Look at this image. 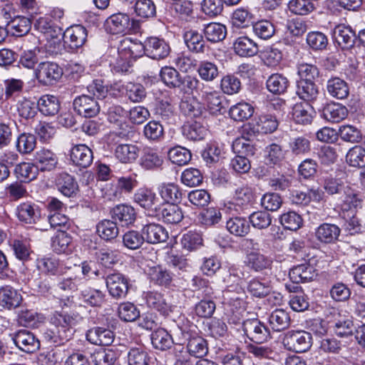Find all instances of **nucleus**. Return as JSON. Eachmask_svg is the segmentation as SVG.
Listing matches in <instances>:
<instances>
[{
  "label": "nucleus",
  "mask_w": 365,
  "mask_h": 365,
  "mask_svg": "<svg viewBox=\"0 0 365 365\" xmlns=\"http://www.w3.org/2000/svg\"><path fill=\"white\" fill-rule=\"evenodd\" d=\"M106 285L109 294L114 299H120L126 297L129 289L128 279L120 272L108 274Z\"/></svg>",
  "instance_id": "6"
},
{
  "label": "nucleus",
  "mask_w": 365,
  "mask_h": 365,
  "mask_svg": "<svg viewBox=\"0 0 365 365\" xmlns=\"http://www.w3.org/2000/svg\"><path fill=\"white\" fill-rule=\"evenodd\" d=\"M170 48L163 39L150 37L145 40V55L153 59H163L167 57Z\"/></svg>",
  "instance_id": "15"
},
{
  "label": "nucleus",
  "mask_w": 365,
  "mask_h": 365,
  "mask_svg": "<svg viewBox=\"0 0 365 365\" xmlns=\"http://www.w3.org/2000/svg\"><path fill=\"white\" fill-rule=\"evenodd\" d=\"M328 93L332 97L343 100L349 95V87L347 83L339 77H333L327 83Z\"/></svg>",
  "instance_id": "29"
},
{
  "label": "nucleus",
  "mask_w": 365,
  "mask_h": 365,
  "mask_svg": "<svg viewBox=\"0 0 365 365\" xmlns=\"http://www.w3.org/2000/svg\"><path fill=\"white\" fill-rule=\"evenodd\" d=\"M204 34L207 41L219 42L226 37L227 29L220 23L212 22L205 26Z\"/></svg>",
  "instance_id": "47"
},
{
  "label": "nucleus",
  "mask_w": 365,
  "mask_h": 365,
  "mask_svg": "<svg viewBox=\"0 0 365 365\" xmlns=\"http://www.w3.org/2000/svg\"><path fill=\"white\" fill-rule=\"evenodd\" d=\"M168 158L170 160L178 165H185L191 160L190 151L182 146H175L168 151Z\"/></svg>",
  "instance_id": "54"
},
{
  "label": "nucleus",
  "mask_w": 365,
  "mask_h": 365,
  "mask_svg": "<svg viewBox=\"0 0 365 365\" xmlns=\"http://www.w3.org/2000/svg\"><path fill=\"white\" fill-rule=\"evenodd\" d=\"M247 290L252 296L262 298L271 292L272 287L269 282H264L258 278H254L248 283Z\"/></svg>",
  "instance_id": "53"
},
{
  "label": "nucleus",
  "mask_w": 365,
  "mask_h": 365,
  "mask_svg": "<svg viewBox=\"0 0 365 365\" xmlns=\"http://www.w3.org/2000/svg\"><path fill=\"white\" fill-rule=\"evenodd\" d=\"M296 93L300 99L310 104L317 101L319 93L314 82L297 81Z\"/></svg>",
  "instance_id": "30"
},
{
  "label": "nucleus",
  "mask_w": 365,
  "mask_h": 365,
  "mask_svg": "<svg viewBox=\"0 0 365 365\" xmlns=\"http://www.w3.org/2000/svg\"><path fill=\"white\" fill-rule=\"evenodd\" d=\"M314 114V108L309 103H297L293 107L292 117L298 124L311 123Z\"/></svg>",
  "instance_id": "37"
},
{
  "label": "nucleus",
  "mask_w": 365,
  "mask_h": 365,
  "mask_svg": "<svg viewBox=\"0 0 365 365\" xmlns=\"http://www.w3.org/2000/svg\"><path fill=\"white\" fill-rule=\"evenodd\" d=\"M282 343L287 350L302 353L311 348L312 337L305 331H289L285 334Z\"/></svg>",
  "instance_id": "2"
},
{
  "label": "nucleus",
  "mask_w": 365,
  "mask_h": 365,
  "mask_svg": "<svg viewBox=\"0 0 365 365\" xmlns=\"http://www.w3.org/2000/svg\"><path fill=\"white\" fill-rule=\"evenodd\" d=\"M344 198L341 205V214L356 213V209L360 206L361 201L357 195L349 187H346L344 192Z\"/></svg>",
  "instance_id": "51"
},
{
  "label": "nucleus",
  "mask_w": 365,
  "mask_h": 365,
  "mask_svg": "<svg viewBox=\"0 0 365 365\" xmlns=\"http://www.w3.org/2000/svg\"><path fill=\"white\" fill-rule=\"evenodd\" d=\"M226 227L231 234L237 237L247 235L250 230V224L246 219L239 217L227 220Z\"/></svg>",
  "instance_id": "46"
},
{
  "label": "nucleus",
  "mask_w": 365,
  "mask_h": 365,
  "mask_svg": "<svg viewBox=\"0 0 365 365\" xmlns=\"http://www.w3.org/2000/svg\"><path fill=\"white\" fill-rule=\"evenodd\" d=\"M253 192L250 187L242 185L236 188L232 201L229 202L225 207L235 213H240L252 203L253 200Z\"/></svg>",
  "instance_id": "9"
},
{
  "label": "nucleus",
  "mask_w": 365,
  "mask_h": 365,
  "mask_svg": "<svg viewBox=\"0 0 365 365\" xmlns=\"http://www.w3.org/2000/svg\"><path fill=\"white\" fill-rule=\"evenodd\" d=\"M14 253L17 259L23 262L27 261L30 258L31 247L27 239H14L11 242Z\"/></svg>",
  "instance_id": "58"
},
{
  "label": "nucleus",
  "mask_w": 365,
  "mask_h": 365,
  "mask_svg": "<svg viewBox=\"0 0 365 365\" xmlns=\"http://www.w3.org/2000/svg\"><path fill=\"white\" fill-rule=\"evenodd\" d=\"M13 340L19 349L26 353L34 352L40 346L38 340L31 331L26 329L17 331Z\"/></svg>",
  "instance_id": "17"
},
{
  "label": "nucleus",
  "mask_w": 365,
  "mask_h": 365,
  "mask_svg": "<svg viewBox=\"0 0 365 365\" xmlns=\"http://www.w3.org/2000/svg\"><path fill=\"white\" fill-rule=\"evenodd\" d=\"M7 27L13 36H23L31 30V21L29 18L18 16L8 23Z\"/></svg>",
  "instance_id": "44"
},
{
  "label": "nucleus",
  "mask_w": 365,
  "mask_h": 365,
  "mask_svg": "<svg viewBox=\"0 0 365 365\" xmlns=\"http://www.w3.org/2000/svg\"><path fill=\"white\" fill-rule=\"evenodd\" d=\"M200 97L210 113L217 115L225 111L227 103L224 96L212 87L207 85Z\"/></svg>",
  "instance_id": "4"
},
{
  "label": "nucleus",
  "mask_w": 365,
  "mask_h": 365,
  "mask_svg": "<svg viewBox=\"0 0 365 365\" xmlns=\"http://www.w3.org/2000/svg\"><path fill=\"white\" fill-rule=\"evenodd\" d=\"M268 321L273 331H281L289 326L290 317L285 310L277 309L270 314Z\"/></svg>",
  "instance_id": "43"
},
{
  "label": "nucleus",
  "mask_w": 365,
  "mask_h": 365,
  "mask_svg": "<svg viewBox=\"0 0 365 365\" xmlns=\"http://www.w3.org/2000/svg\"><path fill=\"white\" fill-rule=\"evenodd\" d=\"M340 232L341 230L337 225L323 223L318 227L315 235L317 238L322 242L331 243L337 240Z\"/></svg>",
  "instance_id": "40"
},
{
  "label": "nucleus",
  "mask_w": 365,
  "mask_h": 365,
  "mask_svg": "<svg viewBox=\"0 0 365 365\" xmlns=\"http://www.w3.org/2000/svg\"><path fill=\"white\" fill-rule=\"evenodd\" d=\"M117 358V352L110 349L97 351L93 355V361L96 365H113Z\"/></svg>",
  "instance_id": "63"
},
{
  "label": "nucleus",
  "mask_w": 365,
  "mask_h": 365,
  "mask_svg": "<svg viewBox=\"0 0 365 365\" xmlns=\"http://www.w3.org/2000/svg\"><path fill=\"white\" fill-rule=\"evenodd\" d=\"M346 163L354 168H364L365 166V148L356 145L348 151L346 155Z\"/></svg>",
  "instance_id": "57"
},
{
  "label": "nucleus",
  "mask_w": 365,
  "mask_h": 365,
  "mask_svg": "<svg viewBox=\"0 0 365 365\" xmlns=\"http://www.w3.org/2000/svg\"><path fill=\"white\" fill-rule=\"evenodd\" d=\"M289 86L288 78L281 73H273L269 76L266 81L267 90L276 95L284 93Z\"/></svg>",
  "instance_id": "38"
},
{
  "label": "nucleus",
  "mask_w": 365,
  "mask_h": 365,
  "mask_svg": "<svg viewBox=\"0 0 365 365\" xmlns=\"http://www.w3.org/2000/svg\"><path fill=\"white\" fill-rule=\"evenodd\" d=\"M96 231L98 235L105 240H113L119 233L116 222L110 220L99 222L96 225Z\"/></svg>",
  "instance_id": "48"
},
{
  "label": "nucleus",
  "mask_w": 365,
  "mask_h": 365,
  "mask_svg": "<svg viewBox=\"0 0 365 365\" xmlns=\"http://www.w3.org/2000/svg\"><path fill=\"white\" fill-rule=\"evenodd\" d=\"M134 202L143 207L146 215L154 217L159 212L160 200L150 190L139 189L133 196Z\"/></svg>",
  "instance_id": "8"
},
{
  "label": "nucleus",
  "mask_w": 365,
  "mask_h": 365,
  "mask_svg": "<svg viewBox=\"0 0 365 365\" xmlns=\"http://www.w3.org/2000/svg\"><path fill=\"white\" fill-rule=\"evenodd\" d=\"M245 262L248 267L255 272H262L269 269L272 265V260L258 252L248 253Z\"/></svg>",
  "instance_id": "34"
},
{
  "label": "nucleus",
  "mask_w": 365,
  "mask_h": 365,
  "mask_svg": "<svg viewBox=\"0 0 365 365\" xmlns=\"http://www.w3.org/2000/svg\"><path fill=\"white\" fill-rule=\"evenodd\" d=\"M143 135L150 141H160L164 135L163 126L158 121L151 120L144 126Z\"/></svg>",
  "instance_id": "59"
},
{
  "label": "nucleus",
  "mask_w": 365,
  "mask_h": 365,
  "mask_svg": "<svg viewBox=\"0 0 365 365\" xmlns=\"http://www.w3.org/2000/svg\"><path fill=\"white\" fill-rule=\"evenodd\" d=\"M149 361L148 353L141 347H133L128 353L129 365H148Z\"/></svg>",
  "instance_id": "64"
},
{
  "label": "nucleus",
  "mask_w": 365,
  "mask_h": 365,
  "mask_svg": "<svg viewBox=\"0 0 365 365\" xmlns=\"http://www.w3.org/2000/svg\"><path fill=\"white\" fill-rule=\"evenodd\" d=\"M86 339L96 346H109L115 339V334L110 329L103 327H95L89 329L86 334Z\"/></svg>",
  "instance_id": "14"
},
{
  "label": "nucleus",
  "mask_w": 365,
  "mask_h": 365,
  "mask_svg": "<svg viewBox=\"0 0 365 365\" xmlns=\"http://www.w3.org/2000/svg\"><path fill=\"white\" fill-rule=\"evenodd\" d=\"M356 35L349 26L338 25L334 30V38L342 49H349L354 46Z\"/></svg>",
  "instance_id": "23"
},
{
  "label": "nucleus",
  "mask_w": 365,
  "mask_h": 365,
  "mask_svg": "<svg viewBox=\"0 0 365 365\" xmlns=\"http://www.w3.org/2000/svg\"><path fill=\"white\" fill-rule=\"evenodd\" d=\"M160 76L162 81L170 88L181 87V76L179 72L173 67L164 66L161 68Z\"/></svg>",
  "instance_id": "49"
},
{
  "label": "nucleus",
  "mask_w": 365,
  "mask_h": 365,
  "mask_svg": "<svg viewBox=\"0 0 365 365\" xmlns=\"http://www.w3.org/2000/svg\"><path fill=\"white\" fill-rule=\"evenodd\" d=\"M112 218L118 221L122 226H128L132 225L136 218L135 209L128 205H118L113 208L111 211Z\"/></svg>",
  "instance_id": "27"
},
{
  "label": "nucleus",
  "mask_w": 365,
  "mask_h": 365,
  "mask_svg": "<svg viewBox=\"0 0 365 365\" xmlns=\"http://www.w3.org/2000/svg\"><path fill=\"white\" fill-rule=\"evenodd\" d=\"M197 73L200 77L207 82L212 81L219 75L217 65L212 62L201 61L197 68Z\"/></svg>",
  "instance_id": "61"
},
{
  "label": "nucleus",
  "mask_w": 365,
  "mask_h": 365,
  "mask_svg": "<svg viewBox=\"0 0 365 365\" xmlns=\"http://www.w3.org/2000/svg\"><path fill=\"white\" fill-rule=\"evenodd\" d=\"M56 185L63 195L68 197L75 195L78 190L75 178L67 173H61L56 176Z\"/></svg>",
  "instance_id": "26"
},
{
  "label": "nucleus",
  "mask_w": 365,
  "mask_h": 365,
  "mask_svg": "<svg viewBox=\"0 0 365 365\" xmlns=\"http://www.w3.org/2000/svg\"><path fill=\"white\" fill-rule=\"evenodd\" d=\"M297 73L299 77L298 81L314 82L319 77V71L314 64L302 63L297 66Z\"/></svg>",
  "instance_id": "60"
},
{
  "label": "nucleus",
  "mask_w": 365,
  "mask_h": 365,
  "mask_svg": "<svg viewBox=\"0 0 365 365\" xmlns=\"http://www.w3.org/2000/svg\"><path fill=\"white\" fill-rule=\"evenodd\" d=\"M16 215L23 223L35 224L41 217V210L36 204L27 201L20 203L16 207Z\"/></svg>",
  "instance_id": "13"
},
{
  "label": "nucleus",
  "mask_w": 365,
  "mask_h": 365,
  "mask_svg": "<svg viewBox=\"0 0 365 365\" xmlns=\"http://www.w3.org/2000/svg\"><path fill=\"white\" fill-rule=\"evenodd\" d=\"M125 96L133 103L142 102L146 97L145 88L139 83H128L123 86Z\"/></svg>",
  "instance_id": "56"
},
{
  "label": "nucleus",
  "mask_w": 365,
  "mask_h": 365,
  "mask_svg": "<svg viewBox=\"0 0 365 365\" xmlns=\"http://www.w3.org/2000/svg\"><path fill=\"white\" fill-rule=\"evenodd\" d=\"M163 163V158L152 148L144 149L139 162L141 168L147 170L158 169L162 166Z\"/></svg>",
  "instance_id": "32"
},
{
  "label": "nucleus",
  "mask_w": 365,
  "mask_h": 365,
  "mask_svg": "<svg viewBox=\"0 0 365 365\" xmlns=\"http://www.w3.org/2000/svg\"><path fill=\"white\" fill-rule=\"evenodd\" d=\"M253 113V107L245 102L237 103L232 106L229 111L230 117L237 121L248 119L252 115Z\"/></svg>",
  "instance_id": "55"
},
{
  "label": "nucleus",
  "mask_w": 365,
  "mask_h": 365,
  "mask_svg": "<svg viewBox=\"0 0 365 365\" xmlns=\"http://www.w3.org/2000/svg\"><path fill=\"white\" fill-rule=\"evenodd\" d=\"M242 329L248 339L257 344L264 343L271 337L268 328L257 319L245 320Z\"/></svg>",
  "instance_id": "5"
},
{
  "label": "nucleus",
  "mask_w": 365,
  "mask_h": 365,
  "mask_svg": "<svg viewBox=\"0 0 365 365\" xmlns=\"http://www.w3.org/2000/svg\"><path fill=\"white\" fill-rule=\"evenodd\" d=\"M37 106L44 115L53 116L59 111L60 102L55 96L43 95L38 99Z\"/></svg>",
  "instance_id": "39"
},
{
  "label": "nucleus",
  "mask_w": 365,
  "mask_h": 365,
  "mask_svg": "<svg viewBox=\"0 0 365 365\" xmlns=\"http://www.w3.org/2000/svg\"><path fill=\"white\" fill-rule=\"evenodd\" d=\"M106 24L110 32L113 34H127L135 32L138 29V22L124 13L111 15Z\"/></svg>",
  "instance_id": "3"
},
{
  "label": "nucleus",
  "mask_w": 365,
  "mask_h": 365,
  "mask_svg": "<svg viewBox=\"0 0 365 365\" xmlns=\"http://www.w3.org/2000/svg\"><path fill=\"white\" fill-rule=\"evenodd\" d=\"M235 53L241 57H251L258 53V46L252 39L246 36L237 37L233 43Z\"/></svg>",
  "instance_id": "24"
},
{
  "label": "nucleus",
  "mask_w": 365,
  "mask_h": 365,
  "mask_svg": "<svg viewBox=\"0 0 365 365\" xmlns=\"http://www.w3.org/2000/svg\"><path fill=\"white\" fill-rule=\"evenodd\" d=\"M187 348L189 354L195 357H202L208 351L207 341L200 336L190 339Z\"/></svg>",
  "instance_id": "62"
},
{
  "label": "nucleus",
  "mask_w": 365,
  "mask_h": 365,
  "mask_svg": "<svg viewBox=\"0 0 365 365\" xmlns=\"http://www.w3.org/2000/svg\"><path fill=\"white\" fill-rule=\"evenodd\" d=\"M322 115L329 122L339 123L346 118L348 110L340 103H330L324 108Z\"/></svg>",
  "instance_id": "31"
},
{
  "label": "nucleus",
  "mask_w": 365,
  "mask_h": 365,
  "mask_svg": "<svg viewBox=\"0 0 365 365\" xmlns=\"http://www.w3.org/2000/svg\"><path fill=\"white\" fill-rule=\"evenodd\" d=\"M63 74L62 68L56 63L44 61L36 69V77L43 85H52L58 81Z\"/></svg>",
  "instance_id": "7"
},
{
  "label": "nucleus",
  "mask_w": 365,
  "mask_h": 365,
  "mask_svg": "<svg viewBox=\"0 0 365 365\" xmlns=\"http://www.w3.org/2000/svg\"><path fill=\"white\" fill-rule=\"evenodd\" d=\"M151 343L156 349L165 351L173 344L172 336L164 329H158L151 334Z\"/></svg>",
  "instance_id": "45"
},
{
  "label": "nucleus",
  "mask_w": 365,
  "mask_h": 365,
  "mask_svg": "<svg viewBox=\"0 0 365 365\" xmlns=\"http://www.w3.org/2000/svg\"><path fill=\"white\" fill-rule=\"evenodd\" d=\"M38 173L36 164L31 163H21L15 167L14 173L17 178L21 180L31 181L34 180Z\"/></svg>",
  "instance_id": "50"
},
{
  "label": "nucleus",
  "mask_w": 365,
  "mask_h": 365,
  "mask_svg": "<svg viewBox=\"0 0 365 365\" xmlns=\"http://www.w3.org/2000/svg\"><path fill=\"white\" fill-rule=\"evenodd\" d=\"M51 322L55 329L51 331V339L57 345L68 341L75 333L76 319L61 313H55L51 318Z\"/></svg>",
  "instance_id": "1"
},
{
  "label": "nucleus",
  "mask_w": 365,
  "mask_h": 365,
  "mask_svg": "<svg viewBox=\"0 0 365 365\" xmlns=\"http://www.w3.org/2000/svg\"><path fill=\"white\" fill-rule=\"evenodd\" d=\"M75 110L85 118L96 116L101 110L99 102L93 97L88 95H81L73 101Z\"/></svg>",
  "instance_id": "10"
},
{
  "label": "nucleus",
  "mask_w": 365,
  "mask_h": 365,
  "mask_svg": "<svg viewBox=\"0 0 365 365\" xmlns=\"http://www.w3.org/2000/svg\"><path fill=\"white\" fill-rule=\"evenodd\" d=\"M34 161L38 170L44 172L54 170L58 165V159L56 153L51 150L41 148L36 152Z\"/></svg>",
  "instance_id": "19"
},
{
  "label": "nucleus",
  "mask_w": 365,
  "mask_h": 365,
  "mask_svg": "<svg viewBox=\"0 0 365 365\" xmlns=\"http://www.w3.org/2000/svg\"><path fill=\"white\" fill-rule=\"evenodd\" d=\"M158 192L166 204H176L182 199V192L174 183H163L158 187Z\"/></svg>",
  "instance_id": "42"
},
{
  "label": "nucleus",
  "mask_w": 365,
  "mask_h": 365,
  "mask_svg": "<svg viewBox=\"0 0 365 365\" xmlns=\"http://www.w3.org/2000/svg\"><path fill=\"white\" fill-rule=\"evenodd\" d=\"M149 276L153 282L160 286L168 287L173 280L170 272L160 266L152 267Z\"/></svg>",
  "instance_id": "52"
},
{
  "label": "nucleus",
  "mask_w": 365,
  "mask_h": 365,
  "mask_svg": "<svg viewBox=\"0 0 365 365\" xmlns=\"http://www.w3.org/2000/svg\"><path fill=\"white\" fill-rule=\"evenodd\" d=\"M87 30L81 25H73L68 28L63 34L64 43L71 49H77L83 46L87 38Z\"/></svg>",
  "instance_id": "11"
},
{
  "label": "nucleus",
  "mask_w": 365,
  "mask_h": 365,
  "mask_svg": "<svg viewBox=\"0 0 365 365\" xmlns=\"http://www.w3.org/2000/svg\"><path fill=\"white\" fill-rule=\"evenodd\" d=\"M141 232L145 241L149 244L163 242L168 238V233L165 227L157 223H148L143 225Z\"/></svg>",
  "instance_id": "20"
},
{
  "label": "nucleus",
  "mask_w": 365,
  "mask_h": 365,
  "mask_svg": "<svg viewBox=\"0 0 365 365\" xmlns=\"http://www.w3.org/2000/svg\"><path fill=\"white\" fill-rule=\"evenodd\" d=\"M70 158L76 166L86 168L93 162V151L85 144L76 145L71 150Z\"/></svg>",
  "instance_id": "18"
},
{
  "label": "nucleus",
  "mask_w": 365,
  "mask_h": 365,
  "mask_svg": "<svg viewBox=\"0 0 365 365\" xmlns=\"http://www.w3.org/2000/svg\"><path fill=\"white\" fill-rule=\"evenodd\" d=\"M185 43L190 51L203 53L206 50V42L203 36L197 31L190 29L183 34Z\"/></svg>",
  "instance_id": "25"
},
{
  "label": "nucleus",
  "mask_w": 365,
  "mask_h": 365,
  "mask_svg": "<svg viewBox=\"0 0 365 365\" xmlns=\"http://www.w3.org/2000/svg\"><path fill=\"white\" fill-rule=\"evenodd\" d=\"M139 149L133 144H120L115 150V158L122 163H133L139 155Z\"/></svg>",
  "instance_id": "33"
},
{
  "label": "nucleus",
  "mask_w": 365,
  "mask_h": 365,
  "mask_svg": "<svg viewBox=\"0 0 365 365\" xmlns=\"http://www.w3.org/2000/svg\"><path fill=\"white\" fill-rule=\"evenodd\" d=\"M207 133V127L199 121L186 123L182 126V134L185 138L190 140H201Z\"/></svg>",
  "instance_id": "41"
},
{
  "label": "nucleus",
  "mask_w": 365,
  "mask_h": 365,
  "mask_svg": "<svg viewBox=\"0 0 365 365\" xmlns=\"http://www.w3.org/2000/svg\"><path fill=\"white\" fill-rule=\"evenodd\" d=\"M290 279L296 284L312 281L317 273L314 267L308 264H299L293 267L289 272Z\"/></svg>",
  "instance_id": "22"
},
{
  "label": "nucleus",
  "mask_w": 365,
  "mask_h": 365,
  "mask_svg": "<svg viewBox=\"0 0 365 365\" xmlns=\"http://www.w3.org/2000/svg\"><path fill=\"white\" fill-rule=\"evenodd\" d=\"M23 297L21 293L11 286L6 285L0 287V307L6 310H11L19 307L22 303Z\"/></svg>",
  "instance_id": "16"
},
{
  "label": "nucleus",
  "mask_w": 365,
  "mask_h": 365,
  "mask_svg": "<svg viewBox=\"0 0 365 365\" xmlns=\"http://www.w3.org/2000/svg\"><path fill=\"white\" fill-rule=\"evenodd\" d=\"M154 217H161L168 224H178L183 219V213L176 204H165L162 209L159 207V212Z\"/></svg>",
  "instance_id": "28"
},
{
  "label": "nucleus",
  "mask_w": 365,
  "mask_h": 365,
  "mask_svg": "<svg viewBox=\"0 0 365 365\" xmlns=\"http://www.w3.org/2000/svg\"><path fill=\"white\" fill-rule=\"evenodd\" d=\"M118 50L119 55L125 61L140 57L145 54V41L143 43L130 38H125L120 41Z\"/></svg>",
  "instance_id": "12"
},
{
  "label": "nucleus",
  "mask_w": 365,
  "mask_h": 365,
  "mask_svg": "<svg viewBox=\"0 0 365 365\" xmlns=\"http://www.w3.org/2000/svg\"><path fill=\"white\" fill-rule=\"evenodd\" d=\"M244 276L243 272L235 265H230L223 268L220 272V278L225 287L231 288L235 287V289L239 294L242 291L240 284L242 282Z\"/></svg>",
  "instance_id": "21"
},
{
  "label": "nucleus",
  "mask_w": 365,
  "mask_h": 365,
  "mask_svg": "<svg viewBox=\"0 0 365 365\" xmlns=\"http://www.w3.org/2000/svg\"><path fill=\"white\" fill-rule=\"evenodd\" d=\"M145 300L149 307L156 309L163 315H168L171 312L170 305L166 302L161 293L157 292H147Z\"/></svg>",
  "instance_id": "36"
},
{
  "label": "nucleus",
  "mask_w": 365,
  "mask_h": 365,
  "mask_svg": "<svg viewBox=\"0 0 365 365\" xmlns=\"http://www.w3.org/2000/svg\"><path fill=\"white\" fill-rule=\"evenodd\" d=\"M307 30V25L304 21L299 18L287 21L284 26V40L288 43L293 41V38L302 36Z\"/></svg>",
  "instance_id": "35"
}]
</instances>
